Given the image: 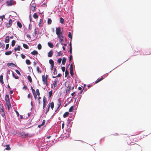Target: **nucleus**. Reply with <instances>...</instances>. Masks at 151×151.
Segmentation results:
<instances>
[{
    "label": "nucleus",
    "mask_w": 151,
    "mask_h": 151,
    "mask_svg": "<svg viewBox=\"0 0 151 151\" xmlns=\"http://www.w3.org/2000/svg\"><path fill=\"white\" fill-rule=\"evenodd\" d=\"M56 33L58 36V37L59 40V41L61 42V45H63V42L64 34L61 31L60 27H59L56 28Z\"/></svg>",
    "instance_id": "nucleus-1"
},
{
    "label": "nucleus",
    "mask_w": 151,
    "mask_h": 151,
    "mask_svg": "<svg viewBox=\"0 0 151 151\" xmlns=\"http://www.w3.org/2000/svg\"><path fill=\"white\" fill-rule=\"evenodd\" d=\"M145 136V135L143 134H140L139 135L133 136L131 138V139H132L133 142H137L142 139L144 138Z\"/></svg>",
    "instance_id": "nucleus-2"
},
{
    "label": "nucleus",
    "mask_w": 151,
    "mask_h": 151,
    "mask_svg": "<svg viewBox=\"0 0 151 151\" xmlns=\"http://www.w3.org/2000/svg\"><path fill=\"white\" fill-rule=\"evenodd\" d=\"M69 83H68L67 82L65 83V85L67 88L65 91V93L66 94H69L70 90L71 88V86L69 85Z\"/></svg>",
    "instance_id": "nucleus-3"
},
{
    "label": "nucleus",
    "mask_w": 151,
    "mask_h": 151,
    "mask_svg": "<svg viewBox=\"0 0 151 151\" xmlns=\"http://www.w3.org/2000/svg\"><path fill=\"white\" fill-rule=\"evenodd\" d=\"M47 78L48 76L47 75L45 76V75H42V81L44 84H45L47 86L48 83H47Z\"/></svg>",
    "instance_id": "nucleus-4"
},
{
    "label": "nucleus",
    "mask_w": 151,
    "mask_h": 151,
    "mask_svg": "<svg viewBox=\"0 0 151 151\" xmlns=\"http://www.w3.org/2000/svg\"><path fill=\"white\" fill-rule=\"evenodd\" d=\"M132 148L135 151H141V146L137 144H134Z\"/></svg>",
    "instance_id": "nucleus-5"
},
{
    "label": "nucleus",
    "mask_w": 151,
    "mask_h": 151,
    "mask_svg": "<svg viewBox=\"0 0 151 151\" xmlns=\"http://www.w3.org/2000/svg\"><path fill=\"white\" fill-rule=\"evenodd\" d=\"M15 3V1L13 0H10V1H6V4L7 6H9L14 5Z\"/></svg>",
    "instance_id": "nucleus-6"
},
{
    "label": "nucleus",
    "mask_w": 151,
    "mask_h": 151,
    "mask_svg": "<svg viewBox=\"0 0 151 151\" xmlns=\"http://www.w3.org/2000/svg\"><path fill=\"white\" fill-rule=\"evenodd\" d=\"M17 134L20 136L27 137L28 135V134H25V132H19L17 133Z\"/></svg>",
    "instance_id": "nucleus-7"
},
{
    "label": "nucleus",
    "mask_w": 151,
    "mask_h": 151,
    "mask_svg": "<svg viewBox=\"0 0 151 151\" xmlns=\"http://www.w3.org/2000/svg\"><path fill=\"white\" fill-rule=\"evenodd\" d=\"M12 20L11 19H10L9 20V22L7 23L6 24V27L7 28L10 27L12 25Z\"/></svg>",
    "instance_id": "nucleus-8"
},
{
    "label": "nucleus",
    "mask_w": 151,
    "mask_h": 151,
    "mask_svg": "<svg viewBox=\"0 0 151 151\" xmlns=\"http://www.w3.org/2000/svg\"><path fill=\"white\" fill-rule=\"evenodd\" d=\"M58 81L57 78H56L55 79V80L54 81V82L53 83V86H54V88L55 87H56L58 84Z\"/></svg>",
    "instance_id": "nucleus-9"
},
{
    "label": "nucleus",
    "mask_w": 151,
    "mask_h": 151,
    "mask_svg": "<svg viewBox=\"0 0 151 151\" xmlns=\"http://www.w3.org/2000/svg\"><path fill=\"white\" fill-rule=\"evenodd\" d=\"M5 100L6 101V103L8 102H10L9 101V95H6L5 96Z\"/></svg>",
    "instance_id": "nucleus-10"
},
{
    "label": "nucleus",
    "mask_w": 151,
    "mask_h": 151,
    "mask_svg": "<svg viewBox=\"0 0 151 151\" xmlns=\"http://www.w3.org/2000/svg\"><path fill=\"white\" fill-rule=\"evenodd\" d=\"M6 103V105H7L8 109V110L12 108L11 105V104L10 102H7Z\"/></svg>",
    "instance_id": "nucleus-11"
},
{
    "label": "nucleus",
    "mask_w": 151,
    "mask_h": 151,
    "mask_svg": "<svg viewBox=\"0 0 151 151\" xmlns=\"http://www.w3.org/2000/svg\"><path fill=\"white\" fill-rule=\"evenodd\" d=\"M45 120H43L42 123L41 124H40L39 125H38V127L39 128H40V127L41 126L44 125L45 124Z\"/></svg>",
    "instance_id": "nucleus-12"
},
{
    "label": "nucleus",
    "mask_w": 151,
    "mask_h": 151,
    "mask_svg": "<svg viewBox=\"0 0 151 151\" xmlns=\"http://www.w3.org/2000/svg\"><path fill=\"white\" fill-rule=\"evenodd\" d=\"M104 78L103 77H101V78H98V79L96 81H95V83H97L101 80H102Z\"/></svg>",
    "instance_id": "nucleus-13"
},
{
    "label": "nucleus",
    "mask_w": 151,
    "mask_h": 151,
    "mask_svg": "<svg viewBox=\"0 0 151 151\" xmlns=\"http://www.w3.org/2000/svg\"><path fill=\"white\" fill-rule=\"evenodd\" d=\"M5 42L6 43H8L9 42V36H6L5 39Z\"/></svg>",
    "instance_id": "nucleus-14"
},
{
    "label": "nucleus",
    "mask_w": 151,
    "mask_h": 151,
    "mask_svg": "<svg viewBox=\"0 0 151 151\" xmlns=\"http://www.w3.org/2000/svg\"><path fill=\"white\" fill-rule=\"evenodd\" d=\"M0 82L2 83L3 84L4 82L3 81V75H1L0 76Z\"/></svg>",
    "instance_id": "nucleus-15"
},
{
    "label": "nucleus",
    "mask_w": 151,
    "mask_h": 151,
    "mask_svg": "<svg viewBox=\"0 0 151 151\" xmlns=\"http://www.w3.org/2000/svg\"><path fill=\"white\" fill-rule=\"evenodd\" d=\"M66 61V58L65 57H64L63 58L62 61V64L64 65L65 64V62Z\"/></svg>",
    "instance_id": "nucleus-16"
},
{
    "label": "nucleus",
    "mask_w": 151,
    "mask_h": 151,
    "mask_svg": "<svg viewBox=\"0 0 151 151\" xmlns=\"http://www.w3.org/2000/svg\"><path fill=\"white\" fill-rule=\"evenodd\" d=\"M53 55V52L52 50L49 51L48 53V56L49 57H52Z\"/></svg>",
    "instance_id": "nucleus-17"
},
{
    "label": "nucleus",
    "mask_w": 151,
    "mask_h": 151,
    "mask_svg": "<svg viewBox=\"0 0 151 151\" xmlns=\"http://www.w3.org/2000/svg\"><path fill=\"white\" fill-rule=\"evenodd\" d=\"M69 114V113L68 112H65L63 115V117L64 118H65L68 116Z\"/></svg>",
    "instance_id": "nucleus-18"
},
{
    "label": "nucleus",
    "mask_w": 151,
    "mask_h": 151,
    "mask_svg": "<svg viewBox=\"0 0 151 151\" xmlns=\"http://www.w3.org/2000/svg\"><path fill=\"white\" fill-rule=\"evenodd\" d=\"M31 54L33 55H37L38 54V52L36 50H34L33 51L31 52Z\"/></svg>",
    "instance_id": "nucleus-19"
},
{
    "label": "nucleus",
    "mask_w": 151,
    "mask_h": 151,
    "mask_svg": "<svg viewBox=\"0 0 151 151\" xmlns=\"http://www.w3.org/2000/svg\"><path fill=\"white\" fill-rule=\"evenodd\" d=\"M7 65L8 66H12L13 67H14V66H15V65L12 63H8L7 64Z\"/></svg>",
    "instance_id": "nucleus-20"
},
{
    "label": "nucleus",
    "mask_w": 151,
    "mask_h": 151,
    "mask_svg": "<svg viewBox=\"0 0 151 151\" xmlns=\"http://www.w3.org/2000/svg\"><path fill=\"white\" fill-rule=\"evenodd\" d=\"M48 45L50 48H52L53 47L54 45L52 43L48 42Z\"/></svg>",
    "instance_id": "nucleus-21"
},
{
    "label": "nucleus",
    "mask_w": 151,
    "mask_h": 151,
    "mask_svg": "<svg viewBox=\"0 0 151 151\" xmlns=\"http://www.w3.org/2000/svg\"><path fill=\"white\" fill-rule=\"evenodd\" d=\"M12 53V52L11 51H9L8 52H5V54L6 55H8L11 54Z\"/></svg>",
    "instance_id": "nucleus-22"
},
{
    "label": "nucleus",
    "mask_w": 151,
    "mask_h": 151,
    "mask_svg": "<svg viewBox=\"0 0 151 151\" xmlns=\"http://www.w3.org/2000/svg\"><path fill=\"white\" fill-rule=\"evenodd\" d=\"M50 105V106L52 110L53 109V108H54V104L53 102H52L51 103H50V105Z\"/></svg>",
    "instance_id": "nucleus-23"
},
{
    "label": "nucleus",
    "mask_w": 151,
    "mask_h": 151,
    "mask_svg": "<svg viewBox=\"0 0 151 151\" xmlns=\"http://www.w3.org/2000/svg\"><path fill=\"white\" fill-rule=\"evenodd\" d=\"M20 49V46L18 45L17 47H15L14 48V50L15 51H19Z\"/></svg>",
    "instance_id": "nucleus-24"
},
{
    "label": "nucleus",
    "mask_w": 151,
    "mask_h": 151,
    "mask_svg": "<svg viewBox=\"0 0 151 151\" xmlns=\"http://www.w3.org/2000/svg\"><path fill=\"white\" fill-rule=\"evenodd\" d=\"M60 22L62 24H64L65 23L64 19L62 17L60 18Z\"/></svg>",
    "instance_id": "nucleus-25"
},
{
    "label": "nucleus",
    "mask_w": 151,
    "mask_h": 151,
    "mask_svg": "<svg viewBox=\"0 0 151 151\" xmlns=\"http://www.w3.org/2000/svg\"><path fill=\"white\" fill-rule=\"evenodd\" d=\"M49 62L51 65H54V63L53 60L52 59L49 60Z\"/></svg>",
    "instance_id": "nucleus-26"
},
{
    "label": "nucleus",
    "mask_w": 151,
    "mask_h": 151,
    "mask_svg": "<svg viewBox=\"0 0 151 151\" xmlns=\"http://www.w3.org/2000/svg\"><path fill=\"white\" fill-rule=\"evenodd\" d=\"M13 76L16 79H18L19 77L18 76H16L14 72L12 73Z\"/></svg>",
    "instance_id": "nucleus-27"
},
{
    "label": "nucleus",
    "mask_w": 151,
    "mask_h": 151,
    "mask_svg": "<svg viewBox=\"0 0 151 151\" xmlns=\"http://www.w3.org/2000/svg\"><path fill=\"white\" fill-rule=\"evenodd\" d=\"M16 43V41L14 40H12V47H14Z\"/></svg>",
    "instance_id": "nucleus-28"
},
{
    "label": "nucleus",
    "mask_w": 151,
    "mask_h": 151,
    "mask_svg": "<svg viewBox=\"0 0 151 151\" xmlns=\"http://www.w3.org/2000/svg\"><path fill=\"white\" fill-rule=\"evenodd\" d=\"M27 79L30 83H31L32 82V79L30 76L29 75L28 76H27Z\"/></svg>",
    "instance_id": "nucleus-29"
},
{
    "label": "nucleus",
    "mask_w": 151,
    "mask_h": 151,
    "mask_svg": "<svg viewBox=\"0 0 151 151\" xmlns=\"http://www.w3.org/2000/svg\"><path fill=\"white\" fill-rule=\"evenodd\" d=\"M17 26L19 27V28H22V25L20 22H17Z\"/></svg>",
    "instance_id": "nucleus-30"
},
{
    "label": "nucleus",
    "mask_w": 151,
    "mask_h": 151,
    "mask_svg": "<svg viewBox=\"0 0 151 151\" xmlns=\"http://www.w3.org/2000/svg\"><path fill=\"white\" fill-rule=\"evenodd\" d=\"M33 17L35 19H37L38 18V16L36 13H35L33 15Z\"/></svg>",
    "instance_id": "nucleus-31"
},
{
    "label": "nucleus",
    "mask_w": 151,
    "mask_h": 151,
    "mask_svg": "<svg viewBox=\"0 0 151 151\" xmlns=\"http://www.w3.org/2000/svg\"><path fill=\"white\" fill-rule=\"evenodd\" d=\"M23 46L25 49H28L29 48L28 46L25 44H23Z\"/></svg>",
    "instance_id": "nucleus-32"
},
{
    "label": "nucleus",
    "mask_w": 151,
    "mask_h": 151,
    "mask_svg": "<svg viewBox=\"0 0 151 151\" xmlns=\"http://www.w3.org/2000/svg\"><path fill=\"white\" fill-rule=\"evenodd\" d=\"M31 10L33 12L35 11V7L33 6H32L31 7Z\"/></svg>",
    "instance_id": "nucleus-33"
},
{
    "label": "nucleus",
    "mask_w": 151,
    "mask_h": 151,
    "mask_svg": "<svg viewBox=\"0 0 151 151\" xmlns=\"http://www.w3.org/2000/svg\"><path fill=\"white\" fill-rule=\"evenodd\" d=\"M6 148L5 149L7 150H10L11 149V148L9 146V145H6Z\"/></svg>",
    "instance_id": "nucleus-34"
},
{
    "label": "nucleus",
    "mask_w": 151,
    "mask_h": 151,
    "mask_svg": "<svg viewBox=\"0 0 151 151\" xmlns=\"http://www.w3.org/2000/svg\"><path fill=\"white\" fill-rule=\"evenodd\" d=\"M33 93V95L34 96L35 99H36L37 98V95L35 93V92L33 93Z\"/></svg>",
    "instance_id": "nucleus-35"
},
{
    "label": "nucleus",
    "mask_w": 151,
    "mask_h": 151,
    "mask_svg": "<svg viewBox=\"0 0 151 151\" xmlns=\"http://www.w3.org/2000/svg\"><path fill=\"white\" fill-rule=\"evenodd\" d=\"M74 106H72L69 109V111L70 112H72L73 111V108Z\"/></svg>",
    "instance_id": "nucleus-36"
},
{
    "label": "nucleus",
    "mask_w": 151,
    "mask_h": 151,
    "mask_svg": "<svg viewBox=\"0 0 151 151\" xmlns=\"http://www.w3.org/2000/svg\"><path fill=\"white\" fill-rule=\"evenodd\" d=\"M36 94L38 96H39L40 95V93L39 90L38 89H37L36 90Z\"/></svg>",
    "instance_id": "nucleus-37"
},
{
    "label": "nucleus",
    "mask_w": 151,
    "mask_h": 151,
    "mask_svg": "<svg viewBox=\"0 0 151 151\" xmlns=\"http://www.w3.org/2000/svg\"><path fill=\"white\" fill-rule=\"evenodd\" d=\"M62 76V75L60 73H59L57 76H53L52 78H55L57 77H60Z\"/></svg>",
    "instance_id": "nucleus-38"
},
{
    "label": "nucleus",
    "mask_w": 151,
    "mask_h": 151,
    "mask_svg": "<svg viewBox=\"0 0 151 151\" xmlns=\"http://www.w3.org/2000/svg\"><path fill=\"white\" fill-rule=\"evenodd\" d=\"M26 63L27 65H30L31 62L29 60H26Z\"/></svg>",
    "instance_id": "nucleus-39"
},
{
    "label": "nucleus",
    "mask_w": 151,
    "mask_h": 151,
    "mask_svg": "<svg viewBox=\"0 0 151 151\" xmlns=\"http://www.w3.org/2000/svg\"><path fill=\"white\" fill-rule=\"evenodd\" d=\"M52 23V20L50 18L48 19L47 20V23L49 24H51Z\"/></svg>",
    "instance_id": "nucleus-40"
},
{
    "label": "nucleus",
    "mask_w": 151,
    "mask_h": 151,
    "mask_svg": "<svg viewBox=\"0 0 151 151\" xmlns=\"http://www.w3.org/2000/svg\"><path fill=\"white\" fill-rule=\"evenodd\" d=\"M68 36L71 39H72V35L71 34V32H69L68 33Z\"/></svg>",
    "instance_id": "nucleus-41"
},
{
    "label": "nucleus",
    "mask_w": 151,
    "mask_h": 151,
    "mask_svg": "<svg viewBox=\"0 0 151 151\" xmlns=\"http://www.w3.org/2000/svg\"><path fill=\"white\" fill-rule=\"evenodd\" d=\"M69 74V73L67 70H66L65 72V77H66Z\"/></svg>",
    "instance_id": "nucleus-42"
},
{
    "label": "nucleus",
    "mask_w": 151,
    "mask_h": 151,
    "mask_svg": "<svg viewBox=\"0 0 151 151\" xmlns=\"http://www.w3.org/2000/svg\"><path fill=\"white\" fill-rule=\"evenodd\" d=\"M0 47H4L5 46V44L3 43H1L0 42Z\"/></svg>",
    "instance_id": "nucleus-43"
},
{
    "label": "nucleus",
    "mask_w": 151,
    "mask_h": 151,
    "mask_svg": "<svg viewBox=\"0 0 151 151\" xmlns=\"http://www.w3.org/2000/svg\"><path fill=\"white\" fill-rule=\"evenodd\" d=\"M37 48L38 49L40 50L42 48V46L40 44H38L37 45Z\"/></svg>",
    "instance_id": "nucleus-44"
},
{
    "label": "nucleus",
    "mask_w": 151,
    "mask_h": 151,
    "mask_svg": "<svg viewBox=\"0 0 151 151\" xmlns=\"http://www.w3.org/2000/svg\"><path fill=\"white\" fill-rule=\"evenodd\" d=\"M52 91H50L49 92V97H50L52 95Z\"/></svg>",
    "instance_id": "nucleus-45"
},
{
    "label": "nucleus",
    "mask_w": 151,
    "mask_h": 151,
    "mask_svg": "<svg viewBox=\"0 0 151 151\" xmlns=\"http://www.w3.org/2000/svg\"><path fill=\"white\" fill-rule=\"evenodd\" d=\"M50 107V105H48V107L46 110V114H47V113L48 112V111H49V109Z\"/></svg>",
    "instance_id": "nucleus-46"
},
{
    "label": "nucleus",
    "mask_w": 151,
    "mask_h": 151,
    "mask_svg": "<svg viewBox=\"0 0 151 151\" xmlns=\"http://www.w3.org/2000/svg\"><path fill=\"white\" fill-rule=\"evenodd\" d=\"M5 15H3L2 16H0V18L1 19L2 21H3V19L5 18Z\"/></svg>",
    "instance_id": "nucleus-47"
},
{
    "label": "nucleus",
    "mask_w": 151,
    "mask_h": 151,
    "mask_svg": "<svg viewBox=\"0 0 151 151\" xmlns=\"http://www.w3.org/2000/svg\"><path fill=\"white\" fill-rule=\"evenodd\" d=\"M9 44H7L6 45V47L5 48V50H7L9 47Z\"/></svg>",
    "instance_id": "nucleus-48"
},
{
    "label": "nucleus",
    "mask_w": 151,
    "mask_h": 151,
    "mask_svg": "<svg viewBox=\"0 0 151 151\" xmlns=\"http://www.w3.org/2000/svg\"><path fill=\"white\" fill-rule=\"evenodd\" d=\"M62 60V59L61 58H60L58 59L57 60V62L59 63H60L61 62Z\"/></svg>",
    "instance_id": "nucleus-49"
},
{
    "label": "nucleus",
    "mask_w": 151,
    "mask_h": 151,
    "mask_svg": "<svg viewBox=\"0 0 151 151\" xmlns=\"http://www.w3.org/2000/svg\"><path fill=\"white\" fill-rule=\"evenodd\" d=\"M63 53L61 51H59L58 53V56L61 55H63Z\"/></svg>",
    "instance_id": "nucleus-50"
},
{
    "label": "nucleus",
    "mask_w": 151,
    "mask_h": 151,
    "mask_svg": "<svg viewBox=\"0 0 151 151\" xmlns=\"http://www.w3.org/2000/svg\"><path fill=\"white\" fill-rule=\"evenodd\" d=\"M37 71L38 72H40V73H41L42 72L41 71L39 70V68L38 67H37Z\"/></svg>",
    "instance_id": "nucleus-51"
},
{
    "label": "nucleus",
    "mask_w": 151,
    "mask_h": 151,
    "mask_svg": "<svg viewBox=\"0 0 151 151\" xmlns=\"http://www.w3.org/2000/svg\"><path fill=\"white\" fill-rule=\"evenodd\" d=\"M16 72L19 75H20L21 74L19 71L18 70H15Z\"/></svg>",
    "instance_id": "nucleus-52"
},
{
    "label": "nucleus",
    "mask_w": 151,
    "mask_h": 151,
    "mask_svg": "<svg viewBox=\"0 0 151 151\" xmlns=\"http://www.w3.org/2000/svg\"><path fill=\"white\" fill-rule=\"evenodd\" d=\"M70 74L72 76L73 74V70H70Z\"/></svg>",
    "instance_id": "nucleus-53"
},
{
    "label": "nucleus",
    "mask_w": 151,
    "mask_h": 151,
    "mask_svg": "<svg viewBox=\"0 0 151 151\" xmlns=\"http://www.w3.org/2000/svg\"><path fill=\"white\" fill-rule=\"evenodd\" d=\"M72 58V54H71L69 57V60L70 61L71 60Z\"/></svg>",
    "instance_id": "nucleus-54"
},
{
    "label": "nucleus",
    "mask_w": 151,
    "mask_h": 151,
    "mask_svg": "<svg viewBox=\"0 0 151 151\" xmlns=\"http://www.w3.org/2000/svg\"><path fill=\"white\" fill-rule=\"evenodd\" d=\"M73 70V64L72 63L70 65V70Z\"/></svg>",
    "instance_id": "nucleus-55"
},
{
    "label": "nucleus",
    "mask_w": 151,
    "mask_h": 151,
    "mask_svg": "<svg viewBox=\"0 0 151 151\" xmlns=\"http://www.w3.org/2000/svg\"><path fill=\"white\" fill-rule=\"evenodd\" d=\"M61 105V103H60V102L59 101H58V108H57V109H58L60 106Z\"/></svg>",
    "instance_id": "nucleus-56"
},
{
    "label": "nucleus",
    "mask_w": 151,
    "mask_h": 151,
    "mask_svg": "<svg viewBox=\"0 0 151 151\" xmlns=\"http://www.w3.org/2000/svg\"><path fill=\"white\" fill-rule=\"evenodd\" d=\"M65 67H62V70L63 72H64L65 71Z\"/></svg>",
    "instance_id": "nucleus-57"
},
{
    "label": "nucleus",
    "mask_w": 151,
    "mask_h": 151,
    "mask_svg": "<svg viewBox=\"0 0 151 151\" xmlns=\"http://www.w3.org/2000/svg\"><path fill=\"white\" fill-rule=\"evenodd\" d=\"M31 88L32 89V93L35 92V90L33 88H32V86L31 87Z\"/></svg>",
    "instance_id": "nucleus-58"
},
{
    "label": "nucleus",
    "mask_w": 151,
    "mask_h": 151,
    "mask_svg": "<svg viewBox=\"0 0 151 151\" xmlns=\"http://www.w3.org/2000/svg\"><path fill=\"white\" fill-rule=\"evenodd\" d=\"M41 99V98L40 97H39L38 98V103L39 104H40V100Z\"/></svg>",
    "instance_id": "nucleus-59"
},
{
    "label": "nucleus",
    "mask_w": 151,
    "mask_h": 151,
    "mask_svg": "<svg viewBox=\"0 0 151 151\" xmlns=\"http://www.w3.org/2000/svg\"><path fill=\"white\" fill-rule=\"evenodd\" d=\"M21 56L22 58L23 59H24L25 58V55H24L23 54H21Z\"/></svg>",
    "instance_id": "nucleus-60"
},
{
    "label": "nucleus",
    "mask_w": 151,
    "mask_h": 151,
    "mask_svg": "<svg viewBox=\"0 0 151 151\" xmlns=\"http://www.w3.org/2000/svg\"><path fill=\"white\" fill-rule=\"evenodd\" d=\"M75 92H73V93H72L71 94V96L73 97V98L74 97V96H75Z\"/></svg>",
    "instance_id": "nucleus-61"
},
{
    "label": "nucleus",
    "mask_w": 151,
    "mask_h": 151,
    "mask_svg": "<svg viewBox=\"0 0 151 151\" xmlns=\"http://www.w3.org/2000/svg\"><path fill=\"white\" fill-rule=\"evenodd\" d=\"M1 115L3 117H4V115H5V113H4V112H1Z\"/></svg>",
    "instance_id": "nucleus-62"
},
{
    "label": "nucleus",
    "mask_w": 151,
    "mask_h": 151,
    "mask_svg": "<svg viewBox=\"0 0 151 151\" xmlns=\"http://www.w3.org/2000/svg\"><path fill=\"white\" fill-rule=\"evenodd\" d=\"M41 24V19H40V21L39 23V27H40V25Z\"/></svg>",
    "instance_id": "nucleus-63"
},
{
    "label": "nucleus",
    "mask_w": 151,
    "mask_h": 151,
    "mask_svg": "<svg viewBox=\"0 0 151 151\" xmlns=\"http://www.w3.org/2000/svg\"><path fill=\"white\" fill-rule=\"evenodd\" d=\"M70 53L72 55V48H69Z\"/></svg>",
    "instance_id": "nucleus-64"
}]
</instances>
